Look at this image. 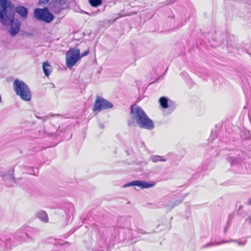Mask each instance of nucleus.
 Instances as JSON below:
<instances>
[{"label":"nucleus","instance_id":"f257e3e1","mask_svg":"<svg viewBox=\"0 0 251 251\" xmlns=\"http://www.w3.org/2000/svg\"><path fill=\"white\" fill-rule=\"evenodd\" d=\"M15 12L24 19L28 15V9L25 7L18 6L15 8L10 0H0V22L4 25L10 26L8 32L11 36L16 35L21 27V22L15 19Z\"/></svg>","mask_w":251,"mask_h":251},{"label":"nucleus","instance_id":"f03ea898","mask_svg":"<svg viewBox=\"0 0 251 251\" xmlns=\"http://www.w3.org/2000/svg\"><path fill=\"white\" fill-rule=\"evenodd\" d=\"M130 114L132 119L140 127L149 130L154 128L153 122L140 106L135 104L131 106Z\"/></svg>","mask_w":251,"mask_h":251},{"label":"nucleus","instance_id":"7ed1b4c3","mask_svg":"<svg viewBox=\"0 0 251 251\" xmlns=\"http://www.w3.org/2000/svg\"><path fill=\"white\" fill-rule=\"evenodd\" d=\"M14 90L17 96L23 100L28 101L31 99V93L28 86L22 80L15 79L13 82Z\"/></svg>","mask_w":251,"mask_h":251},{"label":"nucleus","instance_id":"20e7f679","mask_svg":"<svg viewBox=\"0 0 251 251\" xmlns=\"http://www.w3.org/2000/svg\"><path fill=\"white\" fill-rule=\"evenodd\" d=\"M38 231L36 228L24 225L16 233L15 238H19L20 240H22L24 239V235H25L28 239L27 241H33L34 238L31 235L37 234Z\"/></svg>","mask_w":251,"mask_h":251},{"label":"nucleus","instance_id":"39448f33","mask_svg":"<svg viewBox=\"0 0 251 251\" xmlns=\"http://www.w3.org/2000/svg\"><path fill=\"white\" fill-rule=\"evenodd\" d=\"M80 59L79 49L77 48H70L66 53V64L71 69Z\"/></svg>","mask_w":251,"mask_h":251},{"label":"nucleus","instance_id":"423d86ee","mask_svg":"<svg viewBox=\"0 0 251 251\" xmlns=\"http://www.w3.org/2000/svg\"><path fill=\"white\" fill-rule=\"evenodd\" d=\"M34 16L38 21H44L46 23H50L54 19L53 15L46 7L36 8L34 11Z\"/></svg>","mask_w":251,"mask_h":251},{"label":"nucleus","instance_id":"0eeeda50","mask_svg":"<svg viewBox=\"0 0 251 251\" xmlns=\"http://www.w3.org/2000/svg\"><path fill=\"white\" fill-rule=\"evenodd\" d=\"M114 234L119 242H124L132 239V231L129 228L116 227L114 229Z\"/></svg>","mask_w":251,"mask_h":251},{"label":"nucleus","instance_id":"6e6552de","mask_svg":"<svg viewBox=\"0 0 251 251\" xmlns=\"http://www.w3.org/2000/svg\"><path fill=\"white\" fill-rule=\"evenodd\" d=\"M113 107L112 103L100 96H97L95 102L93 111H100L102 110L111 108Z\"/></svg>","mask_w":251,"mask_h":251},{"label":"nucleus","instance_id":"1a4fd4ad","mask_svg":"<svg viewBox=\"0 0 251 251\" xmlns=\"http://www.w3.org/2000/svg\"><path fill=\"white\" fill-rule=\"evenodd\" d=\"M14 171L12 170L10 173H6L2 171V169L0 167V176L5 181V185L7 187L13 186L16 184V181L13 176Z\"/></svg>","mask_w":251,"mask_h":251},{"label":"nucleus","instance_id":"9d476101","mask_svg":"<svg viewBox=\"0 0 251 251\" xmlns=\"http://www.w3.org/2000/svg\"><path fill=\"white\" fill-rule=\"evenodd\" d=\"M155 184V183L153 181L148 182L143 180H135L125 184L124 187L126 188L132 186H137L142 189H145L152 187Z\"/></svg>","mask_w":251,"mask_h":251},{"label":"nucleus","instance_id":"9b49d317","mask_svg":"<svg viewBox=\"0 0 251 251\" xmlns=\"http://www.w3.org/2000/svg\"><path fill=\"white\" fill-rule=\"evenodd\" d=\"M57 131V127L51 124H50L46 126L44 129L39 131V135L46 136H53Z\"/></svg>","mask_w":251,"mask_h":251},{"label":"nucleus","instance_id":"f8f14e48","mask_svg":"<svg viewBox=\"0 0 251 251\" xmlns=\"http://www.w3.org/2000/svg\"><path fill=\"white\" fill-rule=\"evenodd\" d=\"M238 153L237 154L236 156H229L227 157V161L231 164V165H234L241 162L243 160L242 155L243 153L237 151Z\"/></svg>","mask_w":251,"mask_h":251},{"label":"nucleus","instance_id":"ddd939ff","mask_svg":"<svg viewBox=\"0 0 251 251\" xmlns=\"http://www.w3.org/2000/svg\"><path fill=\"white\" fill-rule=\"evenodd\" d=\"M36 217L42 222L47 223L49 222V218L47 213L44 211H39L36 214Z\"/></svg>","mask_w":251,"mask_h":251},{"label":"nucleus","instance_id":"4468645a","mask_svg":"<svg viewBox=\"0 0 251 251\" xmlns=\"http://www.w3.org/2000/svg\"><path fill=\"white\" fill-rule=\"evenodd\" d=\"M150 159L154 163H157L158 162H165L167 160V159L165 156L160 155H152L151 156Z\"/></svg>","mask_w":251,"mask_h":251},{"label":"nucleus","instance_id":"2eb2a0df","mask_svg":"<svg viewBox=\"0 0 251 251\" xmlns=\"http://www.w3.org/2000/svg\"><path fill=\"white\" fill-rule=\"evenodd\" d=\"M43 70L46 76H48L51 73V67L49 62H44L43 64Z\"/></svg>","mask_w":251,"mask_h":251},{"label":"nucleus","instance_id":"dca6fc26","mask_svg":"<svg viewBox=\"0 0 251 251\" xmlns=\"http://www.w3.org/2000/svg\"><path fill=\"white\" fill-rule=\"evenodd\" d=\"M159 101L161 106L163 108H167L169 106V101L167 98L162 97L159 99Z\"/></svg>","mask_w":251,"mask_h":251},{"label":"nucleus","instance_id":"f3484780","mask_svg":"<svg viewBox=\"0 0 251 251\" xmlns=\"http://www.w3.org/2000/svg\"><path fill=\"white\" fill-rule=\"evenodd\" d=\"M214 167V163L213 162L209 160L205 162L203 164V169L204 170L212 169Z\"/></svg>","mask_w":251,"mask_h":251},{"label":"nucleus","instance_id":"a211bd4d","mask_svg":"<svg viewBox=\"0 0 251 251\" xmlns=\"http://www.w3.org/2000/svg\"><path fill=\"white\" fill-rule=\"evenodd\" d=\"M228 242H229L228 241H226V240H223L221 242H211V243H207L206 245H204L203 246V248H206V247H210V246H218L221 244L226 243H228Z\"/></svg>","mask_w":251,"mask_h":251},{"label":"nucleus","instance_id":"6ab92c4d","mask_svg":"<svg viewBox=\"0 0 251 251\" xmlns=\"http://www.w3.org/2000/svg\"><path fill=\"white\" fill-rule=\"evenodd\" d=\"M90 4L93 7H98L102 3L101 0H89Z\"/></svg>","mask_w":251,"mask_h":251},{"label":"nucleus","instance_id":"aec40b11","mask_svg":"<svg viewBox=\"0 0 251 251\" xmlns=\"http://www.w3.org/2000/svg\"><path fill=\"white\" fill-rule=\"evenodd\" d=\"M5 240L6 241L4 242L1 241V243H0V248H2L3 247L4 249H8L11 247L10 241L7 239Z\"/></svg>","mask_w":251,"mask_h":251},{"label":"nucleus","instance_id":"412c9836","mask_svg":"<svg viewBox=\"0 0 251 251\" xmlns=\"http://www.w3.org/2000/svg\"><path fill=\"white\" fill-rule=\"evenodd\" d=\"M176 107V103L174 101L170 100L169 102V106L168 107L169 110L170 111V113L172 112L175 109Z\"/></svg>","mask_w":251,"mask_h":251},{"label":"nucleus","instance_id":"4be33fe9","mask_svg":"<svg viewBox=\"0 0 251 251\" xmlns=\"http://www.w3.org/2000/svg\"><path fill=\"white\" fill-rule=\"evenodd\" d=\"M89 52V50H87L84 51L82 54H80V52H79V56H80V59L82 57H84V56H85L87 55L88 54Z\"/></svg>","mask_w":251,"mask_h":251},{"label":"nucleus","instance_id":"5701e85b","mask_svg":"<svg viewBox=\"0 0 251 251\" xmlns=\"http://www.w3.org/2000/svg\"><path fill=\"white\" fill-rule=\"evenodd\" d=\"M36 117L38 119H43L44 121H46L47 119H50V118L52 117L51 116H46L45 117H39L38 116H36Z\"/></svg>","mask_w":251,"mask_h":251},{"label":"nucleus","instance_id":"b1692460","mask_svg":"<svg viewBox=\"0 0 251 251\" xmlns=\"http://www.w3.org/2000/svg\"><path fill=\"white\" fill-rule=\"evenodd\" d=\"M182 201V200H177L176 201L175 204L171 207V208H173L174 206L179 204V203H180Z\"/></svg>","mask_w":251,"mask_h":251},{"label":"nucleus","instance_id":"393cba45","mask_svg":"<svg viewBox=\"0 0 251 251\" xmlns=\"http://www.w3.org/2000/svg\"><path fill=\"white\" fill-rule=\"evenodd\" d=\"M227 228H228V226H227V225L225 227L224 230L225 233H226V232H227Z\"/></svg>","mask_w":251,"mask_h":251},{"label":"nucleus","instance_id":"a878e982","mask_svg":"<svg viewBox=\"0 0 251 251\" xmlns=\"http://www.w3.org/2000/svg\"><path fill=\"white\" fill-rule=\"evenodd\" d=\"M247 221H248L250 224H251V217H249L246 219Z\"/></svg>","mask_w":251,"mask_h":251},{"label":"nucleus","instance_id":"bb28decb","mask_svg":"<svg viewBox=\"0 0 251 251\" xmlns=\"http://www.w3.org/2000/svg\"><path fill=\"white\" fill-rule=\"evenodd\" d=\"M138 232H139V233H142V234H145V233H145V232H144L143 231V230H142V229H139L138 230Z\"/></svg>","mask_w":251,"mask_h":251},{"label":"nucleus","instance_id":"cd10ccee","mask_svg":"<svg viewBox=\"0 0 251 251\" xmlns=\"http://www.w3.org/2000/svg\"><path fill=\"white\" fill-rule=\"evenodd\" d=\"M238 244L240 245H244V244L243 243H241V242H239L238 243Z\"/></svg>","mask_w":251,"mask_h":251},{"label":"nucleus","instance_id":"c85d7f7f","mask_svg":"<svg viewBox=\"0 0 251 251\" xmlns=\"http://www.w3.org/2000/svg\"><path fill=\"white\" fill-rule=\"evenodd\" d=\"M231 242H236V241L235 240H230Z\"/></svg>","mask_w":251,"mask_h":251},{"label":"nucleus","instance_id":"c756f323","mask_svg":"<svg viewBox=\"0 0 251 251\" xmlns=\"http://www.w3.org/2000/svg\"><path fill=\"white\" fill-rule=\"evenodd\" d=\"M249 201H250V203H251V199H250V200H249Z\"/></svg>","mask_w":251,"mask_h":251},{"label":"nucleus","instance_id":"7c9ffc66","mask_svg":"<svg viewBox=\"0 0 251 251\" xmlns=\"http://www.w3.org/2000/svg\"><path fill=\"white\" fill-rule=\"evenodd\" d=\"M46 1H48L49 0H45Z\"/></svg>","mask_w":251,"mask_h":251}]
</instances>
